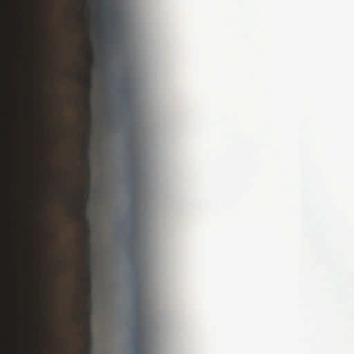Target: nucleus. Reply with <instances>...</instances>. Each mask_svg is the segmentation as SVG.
<instances>
[{
  "mask_svg": "<svg viewBox=\"0 0 354 354\" xmlns=\"http://www.w3.org/2000/svg\"><path fill=\"white\" fill-rule=\"evenodd\" d=\"M104 10H105V7H104V6H102L100 7V11L102 12H104Z\"/></svg>",
  "mask_w": 354,
  "mask_h": 354,
  "instance_id": "423d86ee",
  "label": "nucleus"
},
{
  "mask_svg": "<svg viewBox=\"0 0 354 354\" xmlns=\"http://www.w3.org/2000/svg\"><path fill=\"white\" fill-rule=\"evenodd\" d=\"M90 83H91L90 76L88 75L85 77V85H86V90H87L86 95V102L88 107V103L90 102L89 94H88V91L90 88Z\"/></svg>",
  "mask_w": 354,
  "mask_h": 354,
  "instance_id": "f03ea898",
  "label": "nucleus"
},
{
  "mask_svg": "<svg viewBox=\"0 0 354 354\" xmlns=\"http://www.w3.org/2000/svg\"><path fill=\"white\" fill-rule=\"evenodd\" d=\"M89 59H90L91 61H93V56L91 54H90V55H89Z\"/></svg>",
  "mask_w": 354,
  "mask_h": 354,
  "instance_id": "0eeeda50",
  "label": "nucleus"
},
{
  "mask_svg": "<svg viewBox=\"0 0 354 354\" xmlns=\"http://www.w3.org/2000/svg\"><path fill=\"white\" fill-rule=\"evenodd\" d=\"M84 224H86L87 223H86V222H84Z\"/></svg>",
  "mask_w": 354,
  "mask_h": 354,
  "instance_id": "9d476101",
  "label": "nucleus"
},
{
  "mask_svg": "<svg viewBox=\"0 0 354 354\" xmlns=\"http://www.w3.org/2000/svg\"><path fill=\"white\" fill-rule=\"evenodd\" d=\"M89 185H90L89 181H87L86 186L82 190L81 201H80V205L82 207L85 206V205L88 199Z\"/></svg>",
  "mask_w": 354,
  "mask_h": 354,
  "instance_id": "f257e3e1",
  "label": "nucleus"
},
{
  "mask_svg": "<svg viewBox=\"0 0 354 354\" xmlns=\"http://www.w3.org/2000/svg\"><path fill=\"white\" fill-rule=\"evenodd\" d=\"M104 21V19L102 17H100V20H99V27H100V29L101 32L103 31Z\"/></svg>",
  "mask_w": 354,
  "mask_h": 354,
  "instance_id": "7ed1b4c3",
  "label": "nucleus"
},
{
  "mask_svg": "<svg viewBox=\"0 0 354 354\" xmlns=\"http://www.w3.org/2000/svg\"><path fill=\"white\" fill-rule=\"evenodd\" d=\"M89 277H90V273L89 272H87V276H86V282L88 283H89Z\"/></svg>",
  "mask_w": 354,
  "mask_h": 354,
  "instance_id": "20e7f679",
  "label": "nucleus"
},
{
  "mask_svg": "<svg viewBox=\"0 0 354 354\" xmlns=\"http://www.w3.org/2000/svg\"><path fill=\"white\" fill-rule=\"evenodd\" d=\"M89 247H90L89 243H86L85 244V248H86V250H88V249H89Z\"/></svg>",
  "mask_w": 354,
  "mask_h": 354,
  "instance_id": "39448f33",
  "label": "nucleus"
},
{
  "mask_svg": "<svg viewBox=\"0 0 354 354\" xmlns=\"http://www.w3.org/2000/svg\"><path fill=\"white\" fill-rule=\"evenodd\" d=\"M85 148L87 149V143L85 144Z\"/></svg>",
  "mask_w": 354,
  "mask_h": 354,
  "instance_id": "6e6552de",
  "label": "nucleus"
},
{
  "mask_svg": "<svg viewBox=\"0 0 354 354\" xmlns=\"http://www.w3.org/2000/svg\"><path fill=\"white\" fill-rule=\"evenodd\" d=\"M74 202H75V203H77V200H76V198H75V199H74Z\"/></svg>",
  "mask_w": 354,
  "mask_h": 354,
  "instance_id": "1a4fd4ad",
  "label": "nucleus"
}]
</instances>
